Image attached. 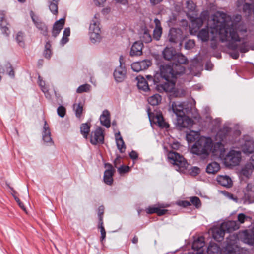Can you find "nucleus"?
Returning a JSON list of instances; mask_svg holds the SVG:
<instances>
[{"instance_id":"1","label":"nucleus","mask_w":254,"mask_h":254,"mask_svg":"<svg viewBox=\"0 0 254 254\" xmlns=\"http://www.w3.org/2000/svg\"><path fill=\"white\" fill-rule=\"evenodd\" d=\"M214 24L213 28L220 36V40L222 42L229 41L228 48L229 49L235 50L238 48V44L236 42L242 41V45L240 47L241 53H246L249 51L246 41V38L241 37L240 35L246 34L247 29L240 30L236 28V26L228 21L226 18V14L221 13L219 17H216L213 19Z\"/></svg>"},{"instance_id":"2","label":"nucleus","mask_w":254,"mask_h":254,"mask_svg":"<svg viewBox=\"0 0 254 254\" xmlns=\"http://www.w3.org/2000/svg\"><path fill=\"white\" fill-rule=\"evenodd\" d=\"M160 78L163 84H158L156 86L157 90L160 92H172L175 85V82L177 75L183 74L185 73V67L184 66H179V70L175 69L172 65L164 64L160 66Z\"/></svg>"},{"instance_id":"3","label":"nucleus","mask_w":254,"mask_h":254,"mask_svg":"<svg viewBox=\"0 0 254 254\" xmlns=\"http://www.w3.org/2000/svg\"><path fill=\"white\" fill-rule=\"evenodd\" d=\"M213 142L210 137H201L192 146L191 152L198 156H202L204 158L208 156L212 150Z\"/></svg>"},{"instance_id":"4","label":"nucleus","mask_w":254,"mask_h":254,"mask_svg":"<svg viewBox=\"0 0 254 254\" xmlns=\"http://www.w3.org/2000/svg\"><path fill=\"white\" fill-rule=\"evenodd\" d=\"M241 133L239 130H233L231 128L226 126L219 130L217 135L221 141L233 144L236 141L237 138Z\"/></svg>"},{"instance_id":"5","label":"nucleus","mask_w":254,"mask_h":254,"mask_svg":"<svg viewBox=\"0 0 254 254\" xmlns=\"http://www.w3.org/2000/svg\"><path fill=\"white\" fill-rule=\"evenodd\" d=\"M99 16L98 13L95 14L89 28L90 38L91 41L93 43L99 42L101 39V29L98 21Z\"/></svg>"},{"instance_id":"6","label":"nucleus","mask_w":254,"mask_h":254,"mask_svg":"<svg viewBox=\"0 0 254 254\" xmlns=\"http://www.w3.org/2000/svg\"><path fill=\"white\" fill-rule=\"evenodd\" d=\"M233 223L231 222L223 223L220 226L215 227L212 229V236L214 240L218 242H221L226 231L230 230V226Z\"/></svg>"},{"instance_id":"7","label":"nucleus","mask_w":254,"mask_h":254,"mask_svg":"<svg viewBox=\"0 0 254 254\" xmlns=\"http://www.w3.org/2000/svg\"><path fill=\"white\" fill-rule=\"evenodd\" d=\"M168 158L174 165L178 166L180 169H186L188 163L183 156L175 151H171L168 153Z\"/></svg>"},{"instance_id":"8","label":"nucleus","mask_w":254,"mask_h":254,"mask_svg":"<svg viewBox=\"0 0 254 254\" xmlns=\"http://www.w3.org/2000/svg\"><path fill=\"white\" fill-rule=\"evenodd\" d=\"M123 57L120 56L119 58L120 65L114 70L113 76L115 80L117 83L123 82L127 77V69L123 65Z\"/></svg>"},{"instance_id":"9","label":"nucleus","mask_w":254,"mask_h":254,"mask_svg":"<svg viewBox=\"0 0 254 254\" xmlns=\"http://www.w3.org/2000/svg\"><path fill=\"white\" fill-rule=\"evenodd\" d=\"M241 159L240 151L230 150L224 158L225 163L228 166H235L239 164Z\"/></svg>"},{"instance_id":"10","label":"nucleus","mask_w":254,"mask_h":254,"mask_svg":"<svg viewBox=\"0 0 254 254\" xmlns=\"http://www.w3.org/2000/svg\"><path fill=\"white\" fill-rule=\"evenodd\" d=\"M167 39L169 42L177 44L182 41L183 39V31L179 28H171L169 31Z\"/></svg>"},{"instance_id":"11","label":"nucleus","mask_w":254,"mask_h":254,"mask_svg":"<svg viewBox=\"0 0 254 254\" xmlns=\"http://www.w3.org/2000/svg\"><path fill=\"white\" fill-rule=\"evenodd\" d=\"M90 141L93 145L104 143V135L101 127H99L94 131L91 132Z\"/></svg>"},{"instance_id":"12","label":"nucleus","mask_w":254,"mask_h":254,"mask_svg":"<svg viewBox=\"0 0 254 254\" xmlns=\"http://www.w3.org/2000/svg\"><path fill=\"white\" fill-rule=\"evenodd\" d=\"M31 19L35 27L40 31L41 34L45 37H48V28L46 23L38 17L35 16L32 12Z\"/></svg>"},{"instance_id":"13","label":"nucleus","mask_w":254,"mask_h":254,"mask_svg":"<svg viewBox=\"0 0 254 254\" xmlns=\"http://www.w3.org/2000/svg\"><path fill=\"white\" fill-rule=\"evenodd\" d=\"M171 62L175 69L179 70V66H184L183 65L188 64L189 61L182 53L176 52Z\"/></svg>"},{"instance_id":"14","label":"nucleus","mask_w":254,"mask_h":254,"mask_svg":"<svg viewBox=\"0 0 254 254\" xmlns=\"http://www.w3.org/2000/svg\"><path fill=\"white\" fill-rule=\"evenodd\" d=\"M155 24V27L153 32V38L158 41L160 40L162 35L163 28L161 26V23L158 18H155L154 20Z\"/></svg>"},{"instance_id":"15","label":"nucleus","mask_w":254,"mask_h":254,"mask_svg":"<svg viewBox=\"0 0 254 254\" xmlns=\"http://www.w3.org/2000/svg\"><path fill=\"white\" fill-rule=\"evenodd\" d=\"M146 81L147 82V84L148 85V87L150 88L152 87V89L155 88L157 90L156 86L158 84H163L160 78V75L159 73H156L154 76L151 75H147L146 76Z\"/></svg>"},{"instance_id":"16","label":"nucleus","mask_w":254,"mask_h":254,"mask_svg":"<svg viewBox=\"0 0 254 254\" xmlns=\"http://www.w3.org/2000/svg\"><path fill=\"white\" fill-rule=\"evenodd\" d=\"M144 45L141 41H136L132 45L130 55L131 57L138 56L142 54V49Z\"/></svg>"},{"instance_id":"17","label":"nucleus","mask_w":254,"mask_h":254,"mask_svg":"<svg viewBox=\"0 0 254 254\" xmlns=\"http://www.w3.org/2000/svg\"><path fill=\"white\" fill-rule=\"evenodd\" d=\"M205 243L203 237H199L195 240L192 245V249L197 251L194 254H203L204 252L203 247Z\"/></svg>"},{"instance_id":"18","label":"nucleus","mask_w":254,"mask_h":254,"mask_svg":"<svg viewBox=\"0 0 254 254\" xmlns=\"http://www.w3.org/2000/svg\"><path fill=\"white\" fill-rule=\"evenodd\" d=\"M193 120L189 117L184 115L182 118H177V124L179 127L187 128L193 125Z\"/></svg>"},{"instance_id":"19","label":"nucleus","mask_w":254,"mask_h":254,"mask_svg":"<svg viewBox=\"0 0 254 254\" xmlns=\"http://www.w3.org/2000/svg\"><path fill=\"white\" fill-rule=\"evenodd\" d=\"M171 109L177 116V118H182V116L185 114L184 106L179 102H173L171 104Z\"/></svg>"},{"instance_id":"20","label":"nucleus","mask_w":254,"mask_h":254,"mask_svg":"<svg viewBox=\"0 0 254 254\" xmlns=\"http://www.w3.org/2000/svg\"><path fill=\"white\" fill-rule=\"evenodd\" d=\"M216 180L219 184L227 188H231L233 185L232 180L227 175H218Z\"/></svg>"},{"instance_id":"21","label":"nucleus","mask_w":254,"mask_h":254,"mask_svg":"<svg viewBox=\"0 0 254 254\" xmlns=\"http://www.w3.org/2000/svg\"><path fill=\"white\" fill-rule=\"evenodd\" d=\"M242 149L244 154H250L254 152V141L252 139H246L242 146Z\"/></svg>"},{"instance_id":"22","label":"nucleus","mask_w":254,"mask_h":254,"mask_svg":"<svg viewBox=\"0 0 254 254\" xmlns=\"http://www.w3.org/2000/svg\"><path fill=\"white\" fill-rule=\"evenodd\" d=\"M6 72L9 76L12 78H14L15 73L14 69L11 64L7 62L5 63L4 66L0 65V73H4ZM1 80V76L0 75V82Z\"/></svg>"},{"instance_id":"23","label":"nucleus","mask_w":254,"mask_h":254,"mask_svg":"<svg viewBox=\"0 0 254 254\" xmlns=\"http://www.w3.org/2000/svg\"><path fill=\"white\" fill-rule=\"evenodd\" d=\"M101 124L107 128L111 126L110 114L108 110H104L100 117Z\"/></svg>"},{"instance_id":"24","label":"nucleus","mask_w":254,"mask_h":254,"mask_svg":"<svg viewBox=\"0 0 254 254\" xmlns=\"http://www.w3.org/2000/svg\"><path fill=\"white\" fill-rule=\"evenodd\" d=\"M241 6H243V11L245 13L248 15H252V11L254 7V3H244V0H238L237 6L240 7Z\"/></svg>"},{"instance_id":"25","label":"nucleus","mask_w":254,"mask_h":254,"mask_svg":"<svg viewBox=\"0 0 254 254\" xmlns=\"http://www.w3.org/2000/svg\"><path fill=\"white\" fill-rule=\"evenodd\" d=\"M176 52L174 48L167 47L163 50L162 55L164 59L171 62Z\"/></svg>"},{"instance_id":"26","label":"nucleus","mask_w":254,"mask_h":254,"mask_svg":"<svg viewBox=\"0 0 254 254\" xmlns=\"http://www.w3.org/2000/svg\"><path fill=\"white\" fill-rule=\"evenodd\" d=\"M7 23L5 19L3 12H0V27L3 34L8 36L10 33L8 28L7 27Z\"/></svg>"},{"instance_id":"27","label":"nucleus","mask_w":254,"mask_h":254,"mask_svg":"<svg viewBox=\"0 0 254 254\" xmlns=\"http://www.w3.org/2000/svg\"><path fill=\"white\" fill-rule=\"evenodd\" d=\"M115 137L118 149L119 150L120 153H124L126 147L122 137L121 136L119 132L116 134Z\"/></svg>"},{"instance_id":"28","label":"nucleus","mask_w":254,"mask_h":254,"mask_svg":"<svg viewBox=\"0 0 254 254\" xmlns=\"http://www.w3.org/2000/svg\"><path fill=\"white\" fill-rule=\"evenodd\" d=\"M60 0H47L49 9L54 15H57L58 13V3Z\"/></svg>"},{"instance_id":"29","label":"nucleus","mask_w":254,"mask_h":254,"mask_svg":"<svg viewBox=\"0 0 254 254\" xmlns=\"http://www.w3.org/2000/svg\"><path fill=\"white\" fill-rule=\"evenodd\" d=\"M207 252L208 254H221V249L217 244L210 242L208 246Z\"/></svg>"},{"instance_id":"30","label":"nucleus","mask_w":254,"mask_h":254,"mask_svg":"<svg viewBox=\"0 0 254 254\" xmlns=\"http://www.w3.org/2000/svg\"><path fill=\"white\" fill-rule=\"evenodd\" d=\"M136 79L138 80L137 87L139 89L142 90L145 92L151 90V89L148 87L147 82L144 78L142 77H137Z\"/></svg>"},{"instance_id":"31","label":"nucleus","mask_w":254,"mask_h":254,"mask_svg":"<svg viewBox=\"0 0 254 254\" xmlns=\"http://www.w3.org/2000/svg\"><path fill=\"white\" fill-rule=\"evenodd\" d=\"M243 241L250 245H254V232H249L247 230L244 232Z\"/></svg>"},{"instance_id":"32","label":"nucleus","mask_w":254,"mask_h":254,"mask_svg":"<svg viewBox=\"0 0 254 254\" xmlns=\"http://www.w3.org/2000/svg\"><path fill=\"white\" fill-rule=\"evenodd\" d=\"M220 169V165L216 162H212L208 164L206 171L208 174H215Z\"/></svg>"},{"instance_id":"33","label":"nucleus","mask_w":254,"mask_h":254,"mask_svg":"<svg viewBox=\"0 0 254 254\" xmlns=\"http://www.w3.org/2000/svg\"><path fill=\"white\" fill-rule=\"evenodd\" d=\"M198 37L203 42H207L209 39V30L208 27L201 29L198 33Z\"/></svg>"},{"instance_id":"34","label":"nucleus","mask_w":254,"mask_h":254,"mask_svg":"<svg viewBox=\"0 0 254 254\" xmlns=\"http://www.w3.org/2000/svg\"><path fill=\"white\" fill-rule=\"evenodd\" d=\"M90 130V123H86L82 124L80 126V133L84 138L87 139Z\"/></svg>"},{"instance_id":"35","label":"nucleus","mask_w":254,"mask_h":254,"mask_svg":"<svg viewBox=\"0 0 254 254\" xmlns=\"http://www.w3.org/2000/svg\"><path fill=\"white\" fill-rule=\"evenodd\" d=\"M141 41L145 43H149L152 40V37L150 33V31L147 29L144 28L143 30V33L140 36Z\"/></svg>"},{"instance_id":"36","label":"nucleus","mask_w":254,"mask_h":254,"mask_svg":"<svg viewBox=\"0 0 254 254\" xmlns=\"http://www.w3.org/2000/svg\"><path fill=\"white\" fill-rule=\"evenodd\" d=\"M115 172H111L109 170H105L104 173V182L108 185H111L113 184V176Z\"/></svg>"},{"instance_id":"37","label":"nucleus","mask_w":254,"mask_h":254,"mask_svg":"<svg viewBox=\"0 0 254 254\" xmlns=\"http://www.w3.org/2000/svg\"><path fill=\"white\" fill-rule=\"evenodd\" d=\"M162 100V97L158 94H155L148 99V103L152 106L158 105Z\"/></svg>"},{"instance_id":"38","label":"nucleus","mask_w":254,"mask_h":254,"mask_svg":"<svg viewBox=\"0 0 254 254\" xmlns=\"http://www.w3.org/2000/svg\"><path fill=\"white\" fill-rule=\"evenodd\" d=\"M51 45L49 40L46 41L45 45V50L43 52V55L45 58L50 59L52 55V51L51 49Z\"/></svg>"},{"instance_id":"39","label":"nucleus","mask_w":254,"mask_h":254,"mask_svg":"<svg viewBox=\"0 0 254 254\" xmlns=\"http://www.w3.org/2000/svg\"><path fill=\"white\" fill-rule=\"evenodd\" d=\"M198 137L197 132L191 131L186 134V140L189 143L194 142Z\"/></svg>"},{"instance_id":"40","label":"nucleus","mask_w":254,"mask_h":254,"mask_svg":"<svg viewBox=\"0 0 254 254\" xmlns=\"http://www.w3.org/2000/svg\"><path fill=\"white\" fill-rule=\"evenodd\" d=\"M244 204H251L254 203V195L250 193H245L243 197Z\"/></svg>"},{"instance_id":"41","label":"nucleus","mask_w":254,"mask_h":254,"mask_svg":"<svg viewBox=\"0 0 254 254\" xmlns=\"http://www.w3.org/2000/svg\"><path fill=\"white\" fill-rule=\"evenodd\" d=\"M73 109L75 113L76 117L80 118L83 112V106L81 103L73 105Z\"/></svg>"},{"instance_id":"42","label":"nucleus","mask_w":254,"mask_h":254,"mask_svg":"<svg viewBox=\"0 0 254 254\" xmlns=\"http://www.w3.org/2000/svg\"><path fill=\"white\" fill-rule=\"evenodd\" d=\"M24 33L21 31L18 32L16 36V41L21 47L24 46Z\"/></svg>"},{"instance_id":"43","label":"nucleus","mask_w":254,"mask_h":254,"mask_svg":"<svg viewBox=\"0 0 254 254\" xmlns=\"http://www.w3.org/2000/svg\"><path fill=\"white\" fill-rule=\"evenodd\" d=\"M64 23L65 19L61 18L60 20L56 21L53 26L55 29L59 30V32H60L64 26Z\"/></svg>"},{"instance_id":"44","label":"nucleus","mask_w":254,"mask_h":254,"mask_svg":"<svg viewBox=\"0 0 254 254\" xmlns=\"http://www.w3.org/2000/svg\"><path fill=\"white\" fill-rule=\"evenodd\" d=\"M190 203L195 206L196 208H199L201 206V201L199 197L197 196H192L190 198Z\"/></svg>"},{"instance_id":"45","label":"nucleus","mask_w":254,"mask_h":254,"mask_svg":"<svg viewBox=\"0 0 254 254\" xmlns=\"http://www.w3.org/2000/svg\"><path fill=\"white\" fill-rule=\"evenodd\" d=\"M177 20V15L175 13H172L168 17L167 23L169 27L174 25Z\"/></svg>"},{"instance_id":"46","label":"nucleus","mask_w":254,"mask_h":254,"mask_svg":"<svg viewBox=\"0 0 254 254\" xmlns=\"http://www.w3.org/2000/svg\"><path fill=\"white\" fill-rule=\"evenodd\" d=\"M42 137L45 142L50 144H53V141L51 137V132H42Z\"/></svg>"},{"instance_id":"47","label":"nucleus","mask_w":254,"mask_h":254,"mask_svg":"<svg viewBox=\"0 0 254 254\" xmlns=\"http://www.w3.org/2000/svg\"><path fill=\"white\" fill-rule=\"evenodd\" d=\"M139 62L142 70L147 69L152 64L151 61L149 60H144Z\"/></svg>"},{"instance_id":"48","label":"nucleus","mask_w":254,"mask_h":254,"mask_svg":"<svg viewBox=\"0 0 254 254\" xmlns=\"http://www.w3.org/2000/svg\"><path fill=\"white\" fill-rule=\"evenodd\" d=\"M91 86L89 84H85L82 85H80L77 89L76 92L78 93H81L84 92H88L90 90Z\"/></svg>"},{"instance_id":"49","label":"nucleus","mask_w":254,"mask_h":254,"mask_svg":"<svg viewBox=\"0 0 254 254\" xmlns=\"http://www.w3.org/2000/svg\"><path fill=\"white\" fill-rule=\"evenodd\" d=\"M98 228L100 229L101 232V237L100 240L101 241H103L105 240L106 238V231L105 230V228L103 226V222H99L98 224Z\"/></svg>"},{"instance_id":"50","label":"nucleus","mask_w":254,"mask_h":254,"mask_svg":"<svg viewBox=\"0 0 254 254\" xmlns=\"http://www.w3.org/2000/svg\"><path fill=\"white\" fill-rule=\"evenodd\" d=\"M186 7L189 11H194L196 8L195 4L192 0H188L186 2Z\"/></svg>"},{"instance_id":"51","label":"nucleus","mask_w":254,"mask_h":254,"mask_svg":"<svg viewBox=\"0 0 254 254\" xmlns=\"http://www.w3.org/2000/svg\"><path fill=\"white\" fill-rule=\"evenodd\" d=\"M203 24V20L200 18H196L192 21V26L195 27L197 29H199Z\"/></svg>"},{"instance_id":"52","label":"nucleus","mask_w":254,"mask_h":254,"mask_svg":"<svg viewBox=\"0 0 254 254\" xmlns=\"http://www.w3.org/2000/svg\"><path fill=\"white\" fill-rule=\"evenodd\" d=\"M57 114L58 116H60V117H64L66 114L65 108L62 105H60V106H59L57 109Z\"/></svg>"},{"instance_id":"53","label":"nucleus","mask_w":254,"mask_h":254,"mask_svg":"<svg viewBox=\"0 0 254 254\" xmlns=\"http://www.w3.org/2000/svg\"><path fill=\"white\" fill-rule=\"evenodd\" d=\"M253 169V168L251 167L250 165L248 164L245 166V167L242 169V173L244 176H248L251 175L252 173V170Z\"/></svg>"},{"instance_id":"54","label":"nucleus","mask_w":254,"mask_h":254,"mask_svg":"<svg viewBox=\"0 0 254 254\" xmlns=\"http://www.w3.org/2000/svg\"><path fill=\"white\" fill-rule=\"evenodd\" d=\"M157 119L159 126L162 127H167L168 126L164 121L163 117L162 115L157 116Z\"/></svg>"},{"instance_id":"55","label":"nucleus","mask_w":254,"mask_h":254,"mask_svg":"<svg viewBox=\"0 0 254 254\" xmlns=\"http://www.w3.org/2000/svg\"><path fill=\"white\" fill-rule=\"evenodd\" d=\"M195 46V41L194 40H189L185 44V48L187 50H190L193 48Z\"/></svg>"},{"instance_id":"56","label":"nucleus","mask_w":254,"mask_h":254,"mask_svg":"<svg viewBox=\"0 0 254 254\" xmlns=\"http://www.w3.org/2000/svg\"><path fill=\"white\" fill-rule=\"evenodd\" d=\"M200 172V169L199 167L194 166L191 168L190 174L192 176H196Z\"/></svg>"},{"instance_id":"57","label":"nucleus","mask_w":254,"mask_h":254,"mask_svg":"<svg viewBox=\"0 0 254 254\" xmlns=\"http://www.w3.org/2000/svg\"><path fill=\"white\" fill-rule=\"evenodd\" d=\"M104 211V207L103 206H100L98 208V216L99 219V222H103V216Z\"/></svg>"},{"instance_id":"58","label":"nucleus","mask_w":254,"mask_h":254,"mask_svg":"<svg viewBox=\"0 0 254 254\" xmlns=\"http://www.w3.org/2000/svg\"><path fill=\"white\" fill-rule=\"evenodd\" d=\"M131 68L135 72H139L142 70L140 64L139 62H134L131 64Z\"/></svg>"},{"instance_id":"59","label":"nucleus","mask_w":254,"mask_h":254,"mask_svg":"<svg viewBox=\"0 0 254 254\" xmlns=\"http://www.w3.org/2000/svg\"><path fill=\"white\" fill-rule=\"evenodd\" d=\"M225 251L227 252L226 254H236V251L234 246L229 244L225 247Z\"/></svg>"},{"instance_id":"60","label":"nucleus","mask_w":254,"mask_h":254,"mask_svg":"<svg viewBox=\"0 0 254 254\" xmlns=\"http://www.w3.org/2000/svg\"><path fill=\"white\" fill-rule=\"evenodd\" d=\"M118 171L121 174L126 173L129 171V167L128 166L122 165L118 168Z\"/></svg>"},{"instance_id":"61","label":"nucleus","mask_w":254,"mask_h":254,"mask_svg":"<svg viewBox=\"0 0 254 254\" xmlns=\"http://www.w3.org/2000/svg\"><path fill=\"white\" fill-rule=\"evenodd\" d=\"M177 205L184 208L187 207L191 205L190 202L187 200H181L177 202Z\"/></svg>"},{"instance_id":"62","label":"nucleus","mask_w":254,"mask_h":254,"mask_svg":"<svg viewBox=\"0 0 254 254\" xmlns=\"http://www.w3.org/2000/svg\"><path fill=\"white\" fill-rule=\"evenodd\" d=\"M211 47L213 49H215L217 47V42L216 36L213 35L211 39Z\"/></svg>"},{"instance_id":"63","label":"nucleus","mask_w":254,"mask_h":254,"mask_svg":"<svg viewBox=\"0 0 254 254\" xmlns=\"http://www.w3.org/2000/svg\"><path fill=\"white\" fill-rule=\"evenodd\" d=\"M158 207H149L146 210V212L148 214H153L157 213Z\"/></svg>"},{"instance_id":"64","label":"nucleus","mask_w":254,"mask_h":254,"mask_svg":"<svg viewBox=\"0 0 254 254\" xmlns=\"http://www.w3.org/2000/svg\"><path fill=\"white\" fill-rule=\"evenodd\" d=\"M246 218V216L244 213H240L238 215V220L240 223H243Z\"/></svg>"}]
</instances>
